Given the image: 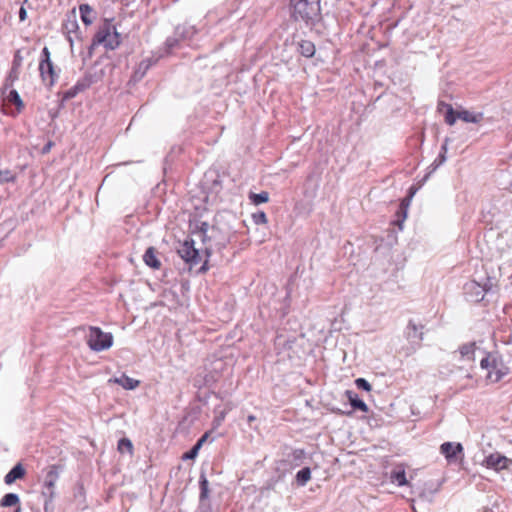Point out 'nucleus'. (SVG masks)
Here are the masks:
<instances>
[{"label": "nucleus", "mask_w": 512, "mask_h": 512, "mask_svg": "<svg viewBox=\"0 0 512 512\" xmlns=\"http://www.w3.org/2000/svg\"><path fill=\"white\" fill-rule=\"evenodd\" d=\"M15 176L11 173L10 170H1L0 171V184L14 182Z\"/></svg>", "instance_id": "obj_34"}, {"label": "nucleus", "mask_w": 512, "mask_h": 512, "mask_svg": "<svg viewBox=\"0 0 512 512\" xmlns=\"http://www.w3.org/2000/svg\"><path fill=\"white\" fill-rule=\"evenodd\" d=\"M109 383H115L122 386L126 390H134L140 384V382L134 378L122 374L120 377H114L109 379Z\"/></svg>", "instance_id": "obj_17"}, {"label": "nucleus", "mask_w": 512, "mask_h": 512, "mask_svg": "<svg viewBox=\"0 0 512 512\" xmlns=\"http://www.w3.org/2000/svg\"><path fill=\"white\" fill-rule=\"evenodd\" d=\"M192 457H193V454H192V448L187 450L183 456H182V459L183 460H192Z\"/></svg>", "instance_id": "obj_42"}, {"label": "nucleus", "mask_w": 512, "mask_h": 512, "mask_svg": "<svg viewBox=\"0 0 512 512\" xmlns=\"http://www.w3.org/2000/svg\"><path fill=\"white\" fill-rule=\"evenodd\" d=\"M22 63L23 56L21 54V50L18 49L14 53L11 69L5 79L4 86L6 88L12 86L13 83L18 80Z\"/></svg>", "instance_id": "obj_9"}, {"label": "nucleus", "mask_w": 512, "mask_h": 512, "mask_svg": "<svg viewBox=\"0 0 512 512\" xmlns=\"http://www.w3.org/2000/svg\"><path fill=\"white\" fill-rule=\"evenodd\" d=\"M355 384H356L357 388H359V389H363L365 391H370L371 390V385L364 378H357L355 380Z\"/></svg>", "instance_id": "obj_37"}, {"label": "nucleus", "mask_w": 512, "mask_h": 512, "mask_svg": "<svg viewBox=\"0 0 512 512\" xmlns=\"http://www.w3.org/2000/svg\"><path fill=\"white\" fill-rule=\"evenodd\" d=\"M143 261L152 269H159L161 267V262L157 257V250L152 246L146 249L143 255Z\"/></svg>", "instance_id": "obj_18"}, {"label": "nucleus", "mask_w": 512, "mask_h": 512, "mask_svg": "<svg viewBox=\"0 0 512 512\" xmlns=\"http://www.w3.org/2000/svg\"><path fill=\"white\" fill-rule=\"evenodd\" d=\"M391 481L393 483H396L398 486H404L408 484V481L406 479L405 470L402 468L395 469L391 472Z\"/></svg>", "instance_id": "obj_24"}, {"label": "nucleus", "mask_w": 512, "mask_h": 512, "mask_svg": "<svg viewBox=\"0 0 512 512\" xmlns=\"http://www.w3.org/2000/svg\"><path fill=\"white\" fill-rule=\"evenodd\" d=\"M210 483L206 476L201 473L199 477V503L203 512H208L209 508Z\"/></svg>", "instance_id": "obj_11"}, {"label": "nucleus", "mask_w": 512, "mask_h": 512, "mask_svg": "<svg viewBox=\"0 0 512 512\" xmlns=\"http://www.w3.org/2000/svg\"><path fill=\"white\" fill-rule=\"evenodd\" d=\"M292 16L296 21L313 25L320 19V0H291Z\"/></svg>", "instance_id": "obj_1"}, {"label": "nucleus", "mask_w": 512, "mask_h": 512, "mask_svg": "<svg viewBox=\"0 0 512 512\" xmlns=\"http://www.w3.org/2000/svg\"><path fill=\"white\" fill-rule=\"evenodd\" d=\"M494 284L492 282L489 283V285L481 286L480 284L476 282L469 283L466 286L467 292L473 293L475 301H480L484 298V295L486 292L492 290Z\"/></svg>", "instance_id": "obj_14"}, {"label": "nucleus", "mask_w": 512, "mask_h": 512, "mask_svg": "<svg viewBox=\"0 0 512 512\" xmlns=\"http://www.w3.org/2000/svg\"><path fill=\"white\" fill-rule=\"evenodd\" d=\"M253 221L255 224H266L267 223V216L264 212H258L252 215Z\"/></svg>", "instance_id": "obj_36"}, {"label": "nucleus", "mask_w": 512, "mask_h": 512, "mask_svg": "<svg viewBox=\"0 0 512 512\" xmlns=\"http://www.w3.org/2000/svg\"><path fill=\"white\" fill-rule=\"evenodd\" d=\"M254 420H255V416H253V415L248 416V421L249 422H252Z\"/></svg>", "instance_id": "obj_48"}, {"label": "nucleus", "mask_w": 512, "mask_h": 512, "mask_svg": "<svg viewBox=\"0 0 512 512\" xmlns=\"http://www.w3.org/2000/svg\"><path fill=\"white\" fill-rule=\"evenodd\" d=\"M299 51L305 57H312L315 53V46L310 41H302L299 44Z\"/></svg>", "instance_id": "obj_26"}, {"label": "nucleus", "mask_w": 512, "mask_h": 512, "mask_svg": "<svg viewBox=\"0 0 512 512\" xmlns=\"http://www.w3.org/2000/svg\"><path fill=\"white\" fill-rule=\"evenodd\" d=\"M100 44L107 50H115L120 46L121 35L112 23V20L106 19L95 33L90 46V54L92 53L94 46Z\"/></svg>", "instance_id": "obj_2"}, {"label": "nucleus", "mask_w": 512, "mask_h": 512, "mask_svg": "<svg viewBox=\"0 0 512 512\" xmlns=\"http://www.w3.org/2000/svg\"><path fill=\"white\" fill-rule=\"evenodd\" d=\"M39 72L42 82L48 87H52L59 77L50 59V51L47 47H44L41 51Z\"/></svg>", "instance_id": "obj_5"}, {"label": "nucleus", "mask_w": 512, "mask_h": 512, "mask_svg": "<svg viewBox=\"0 0 512 512\" xmlns=\"http://www.w3.org/2000/svg\"><path fill=\"white\" fill-rule=\"evenodd\" d=\"M249 199L251 200V202L253 204L259 205V204L268 202L269 194H268V192H265V191H263L261 193H251L249 195Z\"/></svg>", "instance_id": "obj_29"}, {"label": "nucleus", "mask_w": 512, "mask_h": 512, "mask_svg": "<svg viewBox=\"0 0 512 512\" xmlns=\"http://www.w3.org/2000/svg\"><path fill=\"white\" fill-rule=\"evenodd\" d=\"M409 201L410 199H404L401 203V206H400V210L403 214V219L402 221L407 217V209H408V206H409Z\"/></svg>", "instance_id": "obj_40"}, {"label": "nucleus", "mask_w": 512, "mask_h": 512, "mask_svg": "<svg viewBox=\"0 0 512 512\" xmlns=\"http://www.w3.org/2000/svg\"><path fill=\"white\" fill-rule=\"evenodd\" d=\"M20 504L19 495L16 493H7L0 500L1 507H15Z\"/></svg>", "instance_id": "obj_23"}, {"label": "nucleus", "mask_w": 512, "mask_h": 512, "mask_svg": "<svg viewBox=\"0 0 512 512\" xmlns=\"http://www.w3.org/2000/svg\"><path fill=\"white\" fill-rule=\"evenodd\" d=\"M166 43H167L168 47H169L170 49H172V48H174V47L177 45L178 40L168 38V39H167V41H166Z\"/></svg>", "instance_id": "obj_43"}, {"label": "nucleus", "mask_w": 512, "mask_h": 512, "mask_svg": "<svg viewBox=\"0 0 512 512\" xmlns=\"http://www.w3.org/2000/svg\"><path fill=\"white\" fill-rule=\"evenodd\" d=\"M153 64V60L151 58H146L140 61V63L137 65L136 69L134 70L131 81L133 82H139L143 79V77L146 75L147 71L150 69V67Z\"/></svg>", "instance_id": "obj_16"}, {"label": "nucleus", "mask_w": 512, "mask_h": 512, "mask_svg": "<svg viewBox=\"0 0 512 512\" xmlns=\"http://www.w3.org/2000/svg\"><path fill=\"white\" fill-rule=\"evenodd\" d=\"M79 12H80L81 20L86 26L93 23L94 18H95V13L89 4H87V3L80 4Z\"/></svg>", "instance_id": "obj_19"}, {"label": "nucleus", "mask_w": 512, "mask_h": 512, "mask_svg": "<svg viewBox=\"0 0 512 512\" xmlns=\"http://www.w3.org/2000/svg\"><path fill=\"white\" fill-rule=\"evenodd\" d=\"M210 438V433L209 432H206L199 440L198 442L196 443V445H194V459L196 458L197 454H198V450L203 446V444L205 442H207Z\"/></svg>", "instance_id": "obj_35"}, {"label": "nucleus", "mask_w": 512, "mask_h": 512, "mask_svg": "<svg viewBox=\"0 0 512 512\" xmlns=\"http://www.w3.org/2000/svg\"><path fill=\"white\" fill-rule=\"evenodd\" d=\"M506 374V371L498 367L496 360L493 358L492 368L488 371L487 378L491 382H498Z\"/></svg>", "instance_id": "obj_21"}, {"label": "nucleus", "mask_w": 512, "mask_h": 512, "mask_svg": "<svg viewBox=\"0 0 512 512\" xmlns=\"http://www.w3.org/2000/svg\"><path fill=\"white\" fill-rule=\"evenodd\" d=\"M50 147H51V143H49L47 146L44 147V151H48Z\"/></svg>", "instance_id": "obj_49"}, {"label": "nucleus", "mask_w": 512, "mask_h": 512, "mask_svg": "<svg viewBox=\"0 0 512 512\" xmlns=\"http://www.w3.org/2000/svg\"><path fill=\"white\" fill-rule=\"evenodd\" d=\"M87 345L94 352L108 350L113 345V335L110 332H104L100 327L89 326Z\"/></svg>", "instance_id": "obj_4"}, {"label": "nucleus", "mask_w": 512, "mask_h": 512, "mask_svg": "<svg viewBox=\"0 0 512 512\" xmlns=\"http://www.w3.org/2000/svg\"><path fill=\"white\" fill-rule=\"evenodd\" d=\"M446 153L441 152L439 155L440 164L446 161Z\"/></svg>", "instance_id": "obj_45"}, {"label": "nucleus", "mask_w": 512, "mask_h": 512, "mask_svg": "<svg viewBox=\"0 0 512 512\" xmlns=\"http://www.w3.org/2000/svg\"><path fill=\"white\" fill-rule=\"evenodd\" d=\"M463 447L460 443L445 442L440 446L441 453L451 462L456 459L458 453H461Z\"/></svg>", "instance_id": "obj_13"}, {"label": "nucleus", "mask_w": 512, "mask_h": 512, "mask_svg": "<svg viewBox=\"0 0 512 512\" xmlns=\"http://www.w3.org/2000/svg\"><path fill=\"white\" fill-rule=\"evenodd\" d=\"M408 329H409V332H408V337L410 339H417L418 341L422 340V333H418V328L416 326V324L410 322L409 325H408Z\"/></svg>", "instance_id": "obj_33"}, {"label": "nucleus", "mask_w": 512, "mask_h": 512, "mask_svg": "<svg viewBox=\"0 0 512 512\" xmlns=\"http://www.w3.org/2000/svg\"><path fill=\"white\" fill-rule=\"evenodd\" d=\"M174 247L190 272L192 270V235L188 233L183 240L178 239Z\"/></svg>", "instance_id": "obj_6"}, {"label": "nucleus", "mask_w": 512, "mask_h": 512, "mask_svg": "<svg viewBox=\"0 0 512 512\" xmlns=\"http://www.w3.org/2000/svg\"><path fill=\"white\" fill-rule=\"evenodd\" d=\"M216 233V230L214 227H209L207 223H202L200 227H197V229H194V236H197L199 240L202 242L203 247L201 248H195L194 247V266L201 260V253L205 255L206 258L210 256L211 253V239ZM207 259H205L202 266L199 268L198 272L204 273L207 271Z\"/></svg>", "instance_id": "obj_3"}, {"label": "nucleus", "mask_w": 512, "mask_h": 512, "mask_svg": "<svg viewBox=\"0 0 512 512\" xmlns=\"http://www.w3.org/2000/svg\"><path fill=\"white\" fill-rule=\"evenodd\" d=\"M346 395L348 397V400L350 401V404L353 408L359 409L363 412L368 411V406L365 404L364 401L360 400L356 393L353 391H347Z\"/></svg>", "instance_id": "obj_22"}, {"label": "nucleus", "mask_w": 512, "mask_h": 512, "mask_svg": "<svg viewBox=\"0 0 512 512\" xmlns=\"http://www.w3.org/2000/svg\"><path fill=\"white\" fill-rule=\"evenodd\" d=\"M493 358L490 356L483 358L480 362V366L483 369H487L488 371L492 368Z\"/></svg>", "instance_id": "obj_39"}, {"label": "nucleus", "mask_w": 512, "mask_h": 512, "mask_svg": "<svg viewBox=\"0 0 512 512\" xmlns=\"http://www.w3.org/2000/svg\"><path fill=\"white\" fill-rule=\"evenodd\" d=\"M457 118L467 123H478L483 119V114L463 110L457 112Z\"/></svg>", "instance_id": "obj_20"}, {"label": "nucleus", "mask_w": 512, "mask_h": 512, "mask_svg": "<svg viewBox=\"0 0 512 512\" xmlns=\"http://www.w3.org/2000/svg\"><path fill=\"white\" fill-rule=\"evenodd\" d=\"M447 145H448V139H445L444 144L441 147V152H443V153L447 152Z\"/></svg>", "instance_id": "obj_44"}, {"label": "nucleus", "mask_w": 512, "mask_h": 512, "mask_svg": "<svg viewBox=\"0 0 512 512\" xmlns=\"http://www.w3.org/2000/svg\"><path fill=\"white\" fill-rule=\"evenodd\" d=\"M176 33H177V34H180V27H177V28H176Z\"/></svg>", "instance_id": "obj_50"}, {"label": "nucleus", "mask_w": 512, "mask_h": 512, "mask_svg": "<svg viewBox=\"0 0 512 512\" xmlns=\"http://www.w3.org/2000/svg\"><path fill=\"white\" fill-rule=\"evenodd\" d=\"M311 478L310 468L305 467L297 472L296 480L297 483L301 486H304Z\"/></svg>", "instance_id": "obj_28"}, {"label": "nucleus", "mask_w": 512, "mask_h": 512, "mask_svg": "<svg viewBox=\"0 0 512 512\" xmlns=\"http://www.w3.org/2000/svg\"><path fill=\"white\" fill-rule=\"evenodd\" d=\"M42 497L44 498V503H43L44 512H53V510H54L53 501L55 498V492H48L47 494H42Z\"/></svg>", "instance_id": "obj_27"}, {"label": "nucleus", "mask_w": 512, "mask_h": 512, "mask_svg": "<svg viewBox=\"0 0 512 512\" xmlns=\"http://www.w3.org/2000/svg\"><path fill=\"white\" fill-rule=\"evenodd\" d=\"M456 118H457V115L456 116L454 115V111H453L452 107L448 106V110H447V113L445 116V121L447 122V124L453 125L456 121Z\"/></svg>", "instance_id": "obj_38"}, {"label": "nucleus", "mask_w": 512, "mask_h": 512, "mask_svg": "<svg viewBox=\"0 0 512 512\" xmlns=\"http://www.w3.org/2000/svg\"><path fill=\"white\" fill-rule=\"evenodd\" d=\"M73 497L76 501H79V503H83L85 500V489L83 484L78 483L73 492Z\"/></svg>", "instance_id": "obj_32"}, {"label": "nucleus", "mask_w": 512, "mask_h": 512, "mask_svg": "<svg viewBox=\"0 0 512 512\" xmlns=\"http://www.w3.org/2000/svg\"><path fill=\"white\" fill-rule=\"evenodd\" d=\"M481 464L483 466H486L487 468L499 471L502 469H507L509 467V464H512V460L496 452L486 456L481 462Z\"/></svg>", "instance_id": "obj_8"}, {"label": "nucleus", "mask_w": 512, "mask_h": 512, "mask_svg": "<svg viewBox=\"0 0 512 512\" xmlns=\"http://www.w3.org/2000/svg\"><path fill=\"white\" fill-rule=\"evenodd\" d=\"M187 223L190 228L192 226V214L191 213L188 215Z\"/></svg>", "instance_id": "obj_46"}, {"label": "nucleus", "mask_w": 512, "mask_h": 512, "mask_svg": "<svg viewBox=\"0 0 512 512\" xmlns=\"http://www.w3.org/2000/svg\"><path fill=\"white\" fill-rule=\"evenodd\" d=\"M118 450L120 453L128 452L129 454L133 453V444L130 439L124 437L118 441Z\"/></svg>", "instance_id": "obj_30"}, {"label": "nucleus", "mask_w": 512, "mask_h": 512, "mask_svg": "<svg viewBox=\"0 0 512 512\" xmlns=\"http://www.w3.org/2000/svg\"><path fill=\"white\" fill-rule=\"evenodd\" d=\"M15 507H16V508H15L14 512H21V506H20V504H19V505H17V506H15Z\"/></svg>", "instance_id": "obj_47"}, {"label": "nucleus", "mask_w": 512, "mask_h": 512, "mask_svg": "<svg viewBox=\"0 0 512 512\" xmlns=\"http://www.w3.org/2000/svg\"><path fill=\"white\" fill-rule=\"evenodd\" d=\"M18 14H19V19H20L21 22L25 21L27 19V11L24 8V6L20 7Z\"/></svg>", "instance_id": "obj_41"}, {"label": "nucleus", "mask_w": 512, "mask_h": 512, "mask_svg": "<svg viewBox=\"0 0 512 512\" xmlns=\"http://www.w3.org/2000/svg\"><path fill=\"white\" fill-rule=\"evenodd\" d=\"M474 352H475V344L474 343L464 344L460 348V354L463 358L473 359Z\"/></svg>", "instance_id": "obj_31"}, {"label": "nucleus", "mask_w": 512, "mask_h": 512, "mask_svg": "<svg viewBox=\"0 0 512 512\" xmlns=\"http://www.w3.org/2000/svg\"><path fill=\"white\" fill-rule=\"evenodd\" d=\"M78 30L79 25L77 22L76 14L75 11H72L70 15H67L62 24V31L67 35V40L69 41L71 47L73 46L72 34H74L76 38H79Z\"/></svg>", "instance_id": "obj_10"}, {"label": "nucleus", "mask_w": 512, "mask_h": 512, "mask_svg": "<svg viewBox=\"0 0 512 512\" xmlns=\"http://www.w3.org/2000/svg\"><path fill=\"white\" fill-rule=\"evenodd\" d=\"M62 467L57 464L48 466L41 494H47L48 492H55V485L59 479L60 471Z\"/></svg>", "instance_id": "obj_7"}, {"label": "nucleus", "mask_w": 512, "mask_h": 512, "mask_svg": "<svg viewBox=\"0 0 512 512\" xmlns=\"http://www.w3.org/2000/svg\"><path fill=\"white\" fill-rule=\"evenodd\" d=\"M7 99L10 103H12L13 105L16 106L18 111H20L24 108V103H23L19 93L15 89L10 90V92L7 96Z\"/></svg>", "instance_id": "obj_25"}, {"label": "nucleus", "mask_w": 512, "mask_h": 512, "mask_svg": "<svg viewBox=\"0 0 512 512\" xmlns=\"http://www.w3.org/2000/svg\"><path fill=\"white\" fill-rule=\"evenodd\" d=\"M93 83L92 76L86 75L83 78L79 79L75 85L70 87L68 90L64 93V99L69 100L74 97H76L80 92L85 91L88 89Z\"/></svg>", "instance_id": "obj_12"}, {"label": "nucleus", "mask_w": 512, "mask_h": 512, "mask_svg": "<svg viewBox=\"0 0 512 512\" xmlns=\"http://www.w3.org/2000/svg\"><path fill=\"white\" fill-rule=\"evenodd\" d=\"M26 470L21 463H17L11 468V470L5 475L4 482L7 485L13 484L15 481L24 478Z\"/></svg>", "instance_id": "obj_15"}]
</instances>
